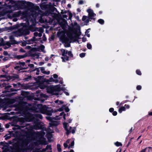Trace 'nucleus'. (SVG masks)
Returning a JSON list of instances; mask_svg holds the SVG:
<instances>
[{"instance_id": "nucleus-1", "label": "nucleus", "mask_w": 152, "mask_h": 152, "mask_svg": "<svg viewBox=\"0 0 152 152\" xmlns=\"http://www.w3.org/2000/svg\"><path fill=\"white\" fill-rule=\"evenodd\" d=\"M21 4H23L24 5L27 6L28 8L27 12L29 13V18H28V22L27 26L28 29L29 30L32 31H38L39 32L38 33L37 32H35L34 35L35 37L38 36L39 37L42 36V33L43 32V29L41 28H36L35 25L36 24V18L37 14L35 10L33 7V4L31 3L26 2V1H23L21 3Z\"/></svg>"}, {"instance_id": "nucleus-2", "label": "nucleus", "mask_w": 152, "mask_h": 152, "mask_svg": "<svg viewBox=\"0 0 152 152\" xmlns=\"http://www.w3.org/2000/svg\"><path fill=\"white\" fill-rule=\"evenodd\" d=\"M21 112L23 114V115L24 116L25 118H21L20 121L21 122H24L26 121H34L35 118H39L42 119V116L40 114H37L33 115L29 113L28 110L26 106H24L20 108Z\"/></svg>"}, {"instance_id": "nucleus-3", "label": "nucleus", "mask_w": 152, "mask_h": 152, "mask_svg": "<svg viewBox=\"0 0 152 152\" xmlns=\"http://www.w3.org/2000/svg\"><path fill=\"white\" fill-rule=\"evenodd\" d=\"M27 22L28 19L26 23V27H23L22 28L20 29L18 31L12 32V35L9 37L10 41L12 42V44H18L17 42L14 39V36L18 37L23 34L27 35L29 34L30 32L28 29V27L27 26Z\"/></svg>"}, {"instance_id": "nucleus-4", "label": "nucleus", "mask_w": 152, "mask_h": 152, "mask_svg": "<svg viewBox=\"0 0 152 152\" xmlns=\"http://www.w3.org/2000/svg\"><path fill=\"white\" fill-rule=\"evenodd\" d=\"M43 126L40 122L38 121L33 126L31 127L30 129H28L27 127H26L24 129H22L21 128H23L22 126H19L18 127V129H21V134L22 135L26 136L28 134L30 131V129L38 130L42 128Z\"/></svg>"}, {"instance_id": "nucleus-5", "label": "nucleus", "mask_w": 152, "mask_h": 152, "mask_svg": "<svg viewBox=\"0 0 152 152\" xmlns=\"http://www.w3.org/2000/svg\"><path fill=\"white\" fill-rule=\"evenodd\" d=\"M40 88L41 89H44L47 87V92L49 94L56 95L58 94V92L61 90L60 85L54 86H47L45 84H40Z\"/></svg>"}, {"instance_id": "nucleus-6", "label": "nucleus", "mask_w": 152, "mask_h": 152, "mask_svg": "<svg viewBox=\"0 0 152 152\" xmlns=\"http://www.w3.org/2000/svg\"><path fill=\"white\" fill-rule=\"evenodd\" d=\"M33 110L35 112L41 113L49 115H52L51 110L49 109L45 105L43 106L41 104H38L34 107Z\"/></svg>"}, {"instance_id": "nucleus-7", "label": "nucleus", "mask_w": 152, "mask_h": 152, "mask_svg": "<svg viewBox=\"0 0 152 152\" xmlns=\"http://www.w3.org/2000/svg\"><path fill=\"white\" fill-rule=\"evenodd\" d=\"M60 50L62 56L61 58L62 59L63 62H65L69 60V57L67 56V55L71 57H73V54L71 51H68L66 50L63 49H61Z\"/></svg>"}, {"instance_id": "nucleus-8", "label": "nucleus", "mask_w": 152, "mask_h": 152, "mask_svg": "<svg viewBox=\"0 0 152 152\" xmlns=\"http://www.w3.org/2000/svg\"><path fill=\"white\" fill-rule=\"evenodd\" d=\"M72 36L71 35H68L67 37H65L62 39L63 42L64 43V46L65 47H69L70 46V43L71 42Z\"/></svg>"}, {"instance_id": "nucleus-9", "label": "nucleus", "mask_w": 152, "mask_h": 152, "mask_svg": "<svg viewBox=\"0 0 152 152\" xmlns=\"http://www.w3.org/2000/svg\"><path fill=\"white\" fill-rule=\"evenodd\" d=\"M37 80L40 84H45V83H49V82H53L54 79L53 77H51L49 80L44 79L43 77L39 76L38 77Z\"/></svg>"}, {"instance_id": "nucleus-10", "label": "nucleus", "mask_w": 152, "mask_h": 152, "mask_svg": "<svg viewBox=\"0 0 152 152\" xmlns=\"http://www.w3.org/2000/svg\"><path fill=\"white\" fill-rule=\"evenodd\" d=\"M30 138L28 139L27 140L24 141L23 143V145L24 146L25 148L31 150L33 148V145H31V142H32V140H31L30 141H28Z\"/></svg>"}, {"instance_id": "nucleus-11", "label": "nucleus", "mask_w": 152, "mask_h": 152, "mask_svg": "<svg viewBox=\"0 0 152 152\" xmlns=\"http://www.w3.org/2000/svg\"><path fill=\"white\" fill-rule=\"evenodd\" d=\"M26 68V67L25 65V63L24 62H19L15 67V69L18 70L25 69Z\"/></svg>"}, {"instance_id": "nucleus-12", "label": "nucleus", "mask_w": 152, "mask_h": 152, "mask_svg": "<svg viewBox=\"0 0 152 152\" xmlns=\"http://www.w3.org/2000/svg\"><path fill=\"white\" fill-rule=\"evenodd\" d=\"M3 7H1V8H4L6 7H9L10 9L12 10H17L19 9V7H18L17 4H16L15 6L11 5L10 4H7L5 3L4 4L2 5Z\"/></svg>"}, {"instance_id": "nucleus-13", "label": "nucleus", "mask_w": 152, "mask_h": 152, "mask_svg": "<svg viewBox=\"0 0 152 152\" xmlns=\"http://www.w3.org/2000/svg\"><path fill=\"white\" fill-rule=\"evenodd\" d=\"M65 130L66 131V134L68 135L71 132V129L72 127L69 126L68 124L66 123H64L63 124Z\"/></svg>"}, {"instance_id": "nucleus-14", "label": "nucleus", "mask_w": 152, "mask_h": 152, "mask_svg": "<svg viewBox=\"0 0 152 152\" xmlns=\"http://www.w3.org/2000/svg\"><path fill=\"white\" fill-rule=\"evenodd\" d=\"M87 12L88 13L89 17L91 19H92V17L95 16L96 14L94 13L92 10L90 9H89L87 10Z\"/></svg>"}, {"instance_id": "nucleus-15", "label": "nucleus", "mask_w": 152, "mask_h": 152, "mask_svg": "<svg viewBox=\"0 0 152 152\" xmlns=\"http://www.w3.org/2000/svg\"><path fill=\"white\" fill-rule=\"evenodd\" d=\"M91 19L89 17H87L86 16H83L82 18V20L86 23V25L89 22V20Z\"/></svg>"}, {"instance_id": "nucleus-16", "label": "nucleus", "mask_w": 152, "mask_h": 152, "mask_svg": "<svg viewBox=\"0 0 152 152\" xmlns=\"http://www.w3.org/2000/svg\"><path fill=\"white\" fill-rule=\"evenodd\" d=\"M39 144L44 145H46L47 144V143L45 140V139L42 136L41 138L39 140Z\"/></svg>"}, {"instance_id": "nucleus-17", "label": "nucleus", "mask_w": 152, "mask_h": 152, "mask_svg": "<svg viewBox=\"0 0 152 152\" xmlns=\"http://www.w3.org/2000/svg\"><path fill=\"white\" fill-rule=\"evenodd\" d=\"M8 80L7 79V78H5V79L3 80H2L1 82L0 83V86L1 87L5 86L6 85V83H4V81H8Z\"/></svg>"}, {"instance_id": "nucleus-18", "label": "nucleus", "mask_w": 152, "mask_h": 152, "mask_svg": "<svg viewBox=\"0 0 152 152\" xmlns=\"http://www.w3.org/2000/svg\"><path fill=\"white\" fill-rule=\"evenodd\" d=\"M41 72L44 74H46V75H49L50 73V72L49 71H46L45 70V69L43 67H41L40 68Z\"/></svg>"}, {"instance_id": "nucleus-19", "label": "nucleus", "mask_w": 152, "mask_h": 152, "mask_svg": "<svg viewBox=\"0 0 152 152\" xmlns=\"http://www.w3.org/2000/svg\"><path fill=\"white\" fill-rule=\"evenodd\" d=\"M60 116L63 115V117L64 119L65 120L66 119V116H69V113H67L66 114H65L64 113V112H63L60 113Z\"/></svg>"}, {"instance_id": "nucleus-20", "label": "nucleus", "mask_w": 152, "mask_h": 152, "mask_svg": "<svg viewBox=\"0 0 152 152\" xmlns=\"http://www.w3.org/2000/svg\"><path fill=\"white\" fill-rule=\"evenodd\" d=\"M48 7L50 8V10L52 12H54L56 10V8L52 6H48V5H47V7Z\"/></svg>"}, {"instance_id": "nucleus-21", "label": "nucleus", "mask_w": 152, "mask_h": 152, "mask_svg": "<svg viewBox=\"0 0 152 152\" xmlns=\"http://www.w3.org/2000/svg\"><path fill=\"white\" fill-rule=\"evenodd\" d=\"M57 124V122L55 121L51 122L49 124V127H52L53 126L56 125Z\"/></svg>"}, {"instance_id": "nucleus-22", "label": "nucleus", "mask_w": 152, "mask_h": 152, "mask_svg": "<svg viewBox=\"0 0 152 152\" xmlns=\"http://www.w3.org/2000/svg\"><path fill=\"white\" fill-rule=\"evenodd\" d=\"M26 56V55H18L16 56V58L18 59H20L25 58Z\"/></svg>"}, {"instance_id": "nucleus-23", "label": "nucleus", "mask_w": 152, "mask_h": 152, "mask_svg": "<svg viewBox=\"0 0 152 152\" xmlns=\"http://www.w3.org/2000/svg\"><path fill=\"white\" fill-rule=\"evenodd\" d=\"M10 42H11V43H10V42H7V46H4V49H7L9 48L10 46L11 45H12L11 44L12 42L10 41Z\"/></svg>"}, {"instance_id": "nucleus-24", "label": "nucleus", "mask_w": 152, "mask_h": 152, "mask_svg": "<svg viewBox=\"0 0 152 152\" xmlns=\"http://www.w3.org/2000/svg\"><path fill=\"white\" fill-rule=\"evenodd\" d=\"M43 149L45 150V152L48 150H50V151H51L52 150L51 146L50 145H47L46 148Z\"/></svg>"}, {"instance_id": "nucleus-25", "label": "nucleus", "mask_w": 152, "mask_h": 152, "mask_svg": "<svg viewBox=\"0 0 152 152\" xmlns=\"http://www.w3.org/2000/svg\"><path fill=\"white\" fill-rule=\"evenodd\" d=\"M125 110V108L124 107H122L119 109L118 111L119 113H121L122 111H124Z\"/></svg>"}, {"instance_id": "nucleus-26", "label": "nucleus", "mask_w": 152, "mask_h": 152, "mask_svg": "<svg viewBox=\"0 0 152 152\" xmlns=\"http://www.w3.org/2000/svg\"><path fill=\"white\" fill-rule=\"evenodd\" d=\"M55 102L59 105L62 104L63 103V102L61 101H59L58 100H56L55 101Z\"/></svg>"}, {"instance_id": "nucleus-27", "label": "nucleus", "mask_w": 152, "mask_h": 152, "mask_svg": "<svg viewBox=\"0 0 152 152\" xmlns=\"http://www.w3.org/2000/svg\"><path fill=\"white\" fill-rule=\"evenodd\" d=\"M57 148L58 151L60 152L61 151V146L60 145L58 144L57 146Z\"/></svg>"}, {"instance_id": "nucleus-28", "label": "nucleus", "mask_w": 152, "mask_h": 152, "mask_svg": "<svg viewBox=\"0 0 152 152\" xmlns=\"http://www.w3.org/2000/svg\"><path fill=\"white\" fill-rule=\"evenodd\" d=\"M98 22L101 24H103L104 23V20L102 19H99L98 20Z\"/></svg>"}, {"instance_id": "nucleus-29", "label": "nucleus", "mask_w": 152, "mask_h": 152, "mask_svg": "<svg viewBox=\"0 0 152 152\" xmlns=\"http://www.w3.org/2000/svg\"><path fill=\"white\" fill-rule=\"evenodd\" d=\"M45 46L43 45H41L39 47V49L44 53H45V51L44 50Z\"/></svg>"}, {"instance_id": "nucleus-30", "label": "nucleus", "mask_w": 152, "mask_h": 152, "mask_svg": "<svg viewBox=\"0 0 152 152\" xmlns=\"http://www.w3.org/2000/svg\"><path fill=\"white\" fill-rule=\"evenodd\" d=\"M11 137V135L10 134H8L4 136V137L5 139L6 140H7L10 138Z\"/></svg>"}, {"instance_id": "nucleus-31", "label": "nucleus", "mask_w": 152, "mask_h": 152, "mask_svg": "<svg viewBox=\"0 0 152 152\" xmlns=\"http://www.w3.org/2000/svg\"><path fill=\"white\" fill-rule=\"evenodd\" d=\"M45 150L42 149V150H39L37 149L35 151H33V152H45Z\"/></svg>"}, {"instance_id": "nucleus-32", "label": "nucleus", "mask_w": 152, "mask_h": 152, "mask_svg": "<svg viewBox=\"0 0 152 152\" xmlns=\"http://www.w3.org/2000/svg\"><path fill=\"white\" fill-rule=\"evenodd\" d=\"M115 145L117 146H122V144L120 142H117L115 143Z\"/></svg>"}, {"instance_id": "nucleus-33", "label": "nucleus", "mask_w": 152, "mask_h": 152, "mask_svg": "<svg viewBox=\"0 0 152 152\" xmlns=\"http://www.w3.org/2000/svg\"><path fill=\"white\" fill-rule=\"evenodd\" d=\"M87 48L88 49H91L92 48L91 45L89 43L87 44Z\"/></svg>"}, {"instance_id": "nucleus-34", "label": "nucleus", "mask_w": 152, "mask_h": 152, "mask_svg": "<svg viewBox=\"0 0 152 152\" xmlns=\"http://www.w3.org/2000/svg\"><path fill=\"white\" fill-rule=\"evenodd\" d=\"M85 55V53H80V56L81 58H83L84 57Z\"/></svg>"}, {"instance_id": "nucleus-35", "label": "nucleus", "mask_w": 152, "mask_h": 152, "mask_svg": "<svg viewBox=\"0 0 152 152\" xmlns=\"http://www.w3.org/2000/svg\"><path fill=\"white\" fill-rule=\"evenodd\" d=\"M136 72L137 74L138 75H141V72L138 70H137L136 71Z\"/></svg>"}, {"instance_id": "nucleus-36", "label": "nucleus", "mask_w": 152, "mask_h": 152, "mask_svg": "<svg viewBox=\"0 0 152 152\" xmlns=\"http://www.w3.org/2000/svg\"><path fill=\"white\" fill-rule=\"evenodd\" d=\"M8 59H9V57H5L4 58H3V60L4 61H7V60H8Z\"/></svg>"}, {"instance_id": "nucleus-37", "label": "nucleus", "mask_w": 152, "mask_h": 152, "mask_svg": "<svg viewBox=\"0 0 152 152\" xmlns=\"http://www.w3.org/2000/svg\"><path fill=\"white\" fill-rule=\"evenodd\" d=\"M136 88L137 90H140L141 88V86L140 85L138 86H137Z\"/></svg>"}, {"instance_id": "nucleus-38", "label": "nucleus", "mask_w": 152, "mask_h": 152, "mask_svg": "<svg viewBox=\"0 0 152 152\" xmlns=\"http://www.w3.org/2000/svg\"><path fill=\"white\" fill-rule=\"evenodd\" d=\"M74 142L73 141L71 143L70 146L69 147V148L70 147L74 146Z\"/></svg>"}, {"instance_id": "nucleus-39", "label": "nucleus", "mask_w": 152, "mask_h": 152, "mask_svg": "<svg viewBox=\"0 0 152 152\" xmlns=\"http://www.w3.org/2000/svg\"><path fill=\"white\" fill-rule=\"evenodd\" d=\"M76 129L75 128H74V129L72 130L71 132L72 134H74L75 133Z\"/></svg>"}, {"instance_id": "nucleus-40", "label": "nucleus", "mask_w": 152, "mask_h": 152, "mask_svg": "<svg viewBox=\"0 0 152 152\" xmlns=\"http://www.w3.org/2000/svg\"><path fill=\"white\" fill-rule=\"evenodd\" d=\"M42 39L44 41H45L47 40V38L45 37V34H44L42 37Z\"/></svg>"}, {"instance_id": "nucleus-41", "label": "nucleus", "mask_w": 152, "mask_h": 152, "mask_svg": "<svg viewBox=\"0 0 152 152\" xmlns=\"http://www.w3.org/2000/svg\"><path fill=\"white\" fill-rule=\"evenodd\" d=\"M37 40V39H36L35 38V37H33V39H30V41L31 42H31L30 43H32L33 41H35Z\"/></svg>"}, {"instance_id": "nucleus-42", "label": "nucleus", "mask_w": 152, "mask_h": 152, "mask_svg": "<svg viewBox=\"0 0 152 152\" xmlns=\"http://www.w3.org/2000/svg\"><path fill=\"white\" fill-rule=\"evenodd\" d=\"M3 54L4 55H6V56L8 55V56H10V55H8V54L7 52V51H4V52Z\"/></svg>"}, {"instance_id": "nucleus-43", "label": "nucleus", "mask_w": 152, "mask_h": 152, "mask_svg": "<svg viewBox=\"0 0 152 152\" xmlns=\"http://www.w3.org/2000/svg\"><path fill=\"white\" fill-rule=\"evenodd\" d=\"M50 58L48 57H46L45 58V60L46 61H48L50 59Z\"/></svg>"}, {"instance_id": "nucleus-44", "label": "nucleus", "mask_w": 152, "mask_h": 152, "mask_svg": "<svg viewBox=\"0 0 152 152\" xmlns=\"http://www.w3.org/2000/svg\"><path fill=\"white\" fill-rule=\"evenodd\" d=\"M147 148H146L145 149H142V151L139 152H145L146 150L147 149Z\"/></svg>"}, {"instance_id": "nucleus-45", "label": "nucleus", "mask_w": 152, "mask_h": 152, "mask_svg": "<svg viewBox=\"0 0 152 152\" xmlns=\"http://www.w3.org/2000/svg\"><path fill=\"white\" fill-rule=\"evenodd\" d=\"M125 108L129 109V108L130 106L129 105L125 104L124 106Z\"/></svg>"}, {"instance_id": "nucleus-46", "label": "nucleus", "mask_w": 152, "mask_h": 152, "mask_svg": "<svg viewBox=\"0 0 152 152\" xmlns=\"http://www.w3.org/2000/svg\"><path fill=\"white\" fill-rule=\"evenodd\" d=\"M72 17V14L71 13H69V18L71 19Z\"/></svg>"}, {"instance_id": "nucleus-47", "label": "nucleus", "mask_w": 152, "mask_h": 152, "mask_svg": "<svg viewBox=\"0 0 152 152\" xmlns=\"http://www.w3.org/2000/svg\"><path fill=\"white\" fill-rule=\"evenodd\" d=\"M113 110H114L113 108H111L109 109V111L110 112H112L113 111Z\"/></svg>"}, {"instance_id": "nucleus-48", "label": "nucleus", "mask_w": 152, "mask_h": 152, "mask_svg": "<svg viewBox=\"0 0 152 152\" xmlns=\"http://www.w3.org/2000/svg\"><path fill=\"white\" fill-rule=\"evenodd\" d=\"M53 77L55 78H56L58 77V75L56 74H54L53 75Z\"/></svg>"}, {"instance_id": "nucleus-49", "label": "nucleus", "mask_w": 152, "mask_h": 152, "mask_svg": "<svg viewBox=\"0 0 152 152\" xmlns=\"http://www.w3.org/2000/svg\"><path fill=\"white\" fill-rule=\"evenodd\" d=\"M65 110L66 112H68L69 111V109L67 107L65 109Z\"/></svg>"}, {"instance_id": "nucleus-50", "label": "nucleus", "mask_w": 152, "mask_h": 152, "mask_svg": "<svg viewBox=\"0 0 152 152\" xmlns=\"http://www.w3.org/2000/svg\"><path fill=\"white\" fill-rule=\"evenodd\" d=\"M113 115L115 116L117 115V112L116 111H114L113 113Z\"/></svg>"}, {"instance_id": "nucleus-51", "label": "nucleus", "mask_w": 152, "mask_h": 152, "mask_svg": "<svg viewBox=\"0 0 152 152\" xmlns=\"http://www.w3.org/2000/svg\"><path fill=\"white\" fill-rule=\"evenodd\" d=\"M83 1L82 0H80L79 2V4H83Z\"/></svg>"}, {"instance_id": "nucleus-52", "label": "nucleus", "mask_w": 152, "mask_h": 152, "mask_svg": "<svg viewBox=\"0 0 152 152\" xmlns=\"http://www.w3.org/2000/svg\"><path fill=\"white\" fill-rule=\"evenodd\" d=\"M64 147L66 148L68 146L67 143H64Z\"/></svg>"}, {"instance_id": "nucleus-53", "label": "nucleus", "mask_w": 152, "mask_h": 152, "mask_svg": "<svg viewBox=\"0 0 152 152\" xmlns=\"http://www.w3.org/2000/svg\"><path fill=\"white\" fill-rule=\"evenodd\" d=\"M28 66L31 67H33L34 66V65L33 64H28Z\"/></svg>"}, {"instance_id": "nucleus-54", "label": "nucleus", "mask_w": 152, "mask_h": 152, "mask_svg": "<svg viewBox=\"0 0 152 152\" xmlns=\"http://www.w3.org/2000/svg\"><path fill=\"white\" fill-rule=\"evenodd\" d=\"M20 51L22 52H25V51L23 49H20Z\"/></svg>"}, {"instance_id": "nucleus-55", "label": "nucleus", "mask_w": 152, "mask_h": 152, "mask_svg": "<svg viewBox=\"0 0 152 152\" xmlns=\"http://www.w3.org/2000/svg\"><path fill=\"white\" fill-rule=\"evenodd\" d=\"M4 130V129L0 127V132H2Z\"/></svg>"}, {"instance_id": "nucleus-56", "label": "nucleus", "mask_w": 152, "mask_h": 152, "mask_svg": "<svg viewBox=\"0 0 152 152\" xmlns=\"http://www.w3.org/2000/svg\"><path fill=\"white\" fill-rule=\"evenodd\" d=\"M64 93L67 96L69 95V94L67 92L65 91L64 92Z\"/></svg>"}, {"instance_id": "nucleus-57", "label": "nucleus", "mask_w": 152, "mask_h": 152, "mask_svg": "<svg viewBox=\"0 0 152 152\" xmlns=\"http://www.w3.org/2000/svg\"><path fill=\"white\" fill-rule=\"evenodd\" d=\"M17 19L16 18H15L13 19V21H16L17 20Z\"/></svg>"}, {"instance_id": "nucleus-58", "label": "nucleus", "mask_w": 152, "mask_h": 152, "mask_svg": "<svg viewBox=\"0 0 152 152\" xmlns=\"http://www.w3.org/2000/svg\"><path fill=\"white\" fill-rule=\"evenodd\" d=\"M5 127L7 128H9V125L8 124H6L5 125Z\"/></svg>"}, {"instance_id": "nucleus-59", "label": "nucleus", "mask_w": 152, "mask_h": 152, "mask_svg": "<svg viewBox=\"0 0 152 152\" xmlns=\"http://www.w3.org/2000/svg\"><path fill=\"white\" fill-rule=\"evenodd\" d=\"M56 83H57L58 82V80H54V81Z\"/></svg>"}, {"instance_id": "nucleus-60", "label": "nucleus", "mask_w": 152, "mask_h": 152, "mask_svg": "<svg viewBox=\"0 0 152 152\" xmlns=\"http://www.w3.org/2000/svg\"><path fill=\"white\" fill-rule=\"evenodd\" d=\"M11 87V86H6V87H5V88L6 89H7V88H10Z\"/></svg>"}, {"instance_id": "nucleus-61", "label": "nucleus", "mask_w": 152, "mask_h": 152, "mask_svg": "<svg viewBox=\"0 0 152 152\" xmlns=\"http://www.w3.org/2000/svg\"><path fill=\"white\" fill-rule=\"evenodd\" d=\"M77 11L78 12H80L81 11V10H80V8H77Z\"/></svg>"}, {"instance_id": "nucleus-62", "label": "nucleus", "mask_w": 152, "mask_h": 152, "mask_svg": "<svg viewBox=\"0 0 152 152\" xmlns=\"http://www.w3.org/2000/svg\"><path fill=\"white\" fill-rule=\"evenodd\" d=\"M35 56H36V58H38L39 57V55L38 54L35 55Z\"/></svg>"}, {"instance_id": "nucleus-63", "label": "nucleus", "mask_w": 152, "mask_h": 152, "mask_svg": "<svg viewBox=\"0 0 152 152\" xmlns=\"http://www.w3.org/2000/svg\"><path fill=\"white\" fill-rule=\"evenodd\" d=\"M13 86L15 87H16V86H17V84L15 83H13L12 84Z\"/></svg>"}, {"instance_id": "nucleus-64", "label": "nucleus", "mask_w": 152, "mask_h": 152, "mask_svg": "<svg viewBox=\"0 0 152 152\" xmlns=\"http://www.w3.org/2000/svg\"><path fill=\"white\" fill-rule=\"evenodd\" d=\"M148 115H152V112H151L149 113Z\"/></svg>"}]
</instances>
